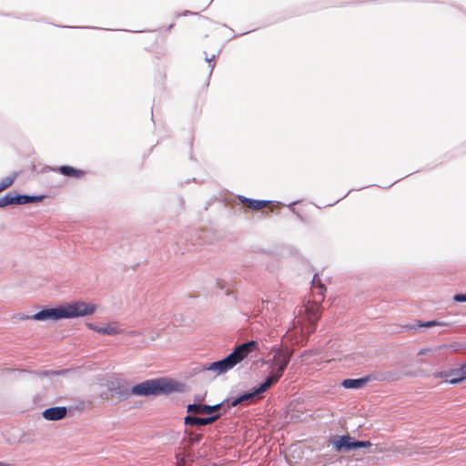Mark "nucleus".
<instances>
[{"label":"nucleus","instance_id":"nucleus-1","mask_svg":"<svg viewBox=\"0 0 466 466\" xmlns=\"http://www.w3.org/2000/svg\"><path fill=\"white\" fill-rule=\"evenodd\" d=\"M96 305L84 300H76L55 308H44L33 316H23V319H35L39 321L59 320L63 319H77L90 316L95 313Z\"/></svg>","mask_w":466,"mask_h":466},{"label":"nucleus","instance_id":"nucleus-2","mask_svg":"<svg viewBox=\"0 0 466 466\" xmlns=\"http://www.w3.org/2000/svg\"><path fill=\"white\" fill-rule=\"evenodd\" d=\"M258 349V342L257 340L252 339L241 343L236 346L235 349L222 360L202 364L199 370L212 371L216 375L225 374L233 369L237 364L240 363L242 360L248 358L250 353L257 350Z\"/></svg>","mask_w":466,"mask_h":466},{"label":"nucleus","instance_id":"nucleus-3","mask_svg":"<svg viewBox=\"0 0 466 466\" xmlns=\"http://www.w3.org/2000/svg\"><path fill=\"white\" fill-rule=\"evenodd\" d=\"M180 384L166 378L147 380L134 385L130 393L135 396L149 397L178 391Z\"/></svg>","mask_w":466,"mask_h":466},{"label":"nucleus","instance_id":"nucleus-4","mask_svg":"<svg viewBox=\"0 0 466 466\" xmlns=\"http://www.w3.org/2000/svg\"><path fill=\"white\" fill-rule=\"evenodd\" d=\"M292 352L289 350H283L278 349L272 359L268 363L271 367V370L265 379V380L259 384L262 390L267 391L272 385L279 381L282 377L286 368L288 367Z\"/></svg>","mask_w":466,"mask_h":466},{"label":"nucleus","instance_id":"nucleus-5","mask_svg":"<svg viewBox=\"0 0 466 466\" xmlns=\"http://www.w3.org/2000/svg\"><path fill=\"white\" fill-rule=\"evenodd\" d=\"M399 378L400 376L397 372L390 371L385 374H370L358 379H345L342 380L341 385L345 389L359 390L370 380H395Z\"/></svg>","mask_w":466,"mask_h":466},{"label":"nucleus","instance_id":"nucleus-6","mask_svg":"<svg viewBox=\"0 0 466 466\" xmlns=\"http://www.w3.org/2000/svg\"><path fill=\"white\" fill-rule=\"evenodd\" d=\"M264 390L260 386L253 388L250 390L245 391L232 400L227 399L226 404L228 408L236 407L238 405H247L251 403L255 399H260Z\"/></svg>","mask_w":466,"mask_h":466},{"label":"nucleus","instance_id":"nucleus-7","mask_svg":"<svg viewBox=\"0 0 466 466\" xmlns=\"http://www.w3.org/2000/svg\"><path fill=\"white\" fill-rule=\"evenodd\" d=\"M227 400H223L220 403L215 405L202 404V403H189L187 406V413H196V414H207L208 416L213 415L215 413H219L218 410L226 404Z\"/></svg>","mask_w":466,"mask_h":466},{"label":"nucleus","instance_id":"nucleus-8","mask_svg":"<svg viewBox=\"0 0 466 466\" xmlns=\"http://www.w3.org/2000/svg\"><path fill=\"white\" fill-rule=\"evenodd\" d=\"M331 444L337 452H350L355 451L356 440L349 434L336 436Z\"/></svg>","mask_w":466,"mask_h":466},{"label":"nucleus","instance_id":"nucleus-9","mask_svg":"<svg viewBox=\"0 0 466 466\" xmlns=\"http://www.w3.org/2000/svg\"><path fill=\"white\" fill-rule=\"evenodd\" d=\"M194 414L195 413H188L184 418L185 425H187V426H206V425L212 424L217 420H218L219 417L221 416V413H215L213 415L207 416V417H198Z\"/></svg>","mask_w":466,"mask_h":466},{"label":"nucleus","instance_id":"nucleus-10","mask_svg":"<svg viewBox=\"0 0 466 466\" xmlns=\"http://www.w3.org/2000/svg\"><path fill=\"white\" fill-rule=\"evenodd\" d=\"M445 381L450 384H458L466 380V361L459 368L444 372Z\"/></svg>","mask_w":466,"mask_h":466},{"label":"nucleus","instance_id":"nucleus-11","mask_svg":"<svg viewBox=\"0 0 466 466\" xmlns=\"http://www.w3.org/2000/svg\"><path fill=\"white\" fill-rule=\"evenodd\" d=\"M67 408L64 406H56L46 409L42 415L47 420H59L66 417Z\"/></svg>","mask_w":466,"mask_h":466},{"label":"nucleus","instance_id":"nucleus-12","mask_svg":"<svg viewBox=\"0 0 466 466\" xmlns=\"http://www.w3.org/2000/svg\"><path fill=\"white\" fill-rule=\"evenodd\" d=\"M51 170L68 177H81L85 175V171L67 165L52 167Z\"/></svg>","mask_w":466,"mask_h":466},{"label":"nucleus","instance_id":"nucleus-13","mask_svg":"<svg viewBox=\"0 0 466 466\" xmlns=\"http://www.w3.org/2000/svg\"><path fill=\"white\" fill-rule=\"evenodd\" d=\"M18 196V205H25L29 203H37L42 201L46 196L45 195H27V194H17Z\"/></svg>","mask_w":466,"mask_h":466},{"label":"nucleus","instance_id":"nucleus-14","mask_svg":"<svg viewBox=\"0 0 466 466\" xmlns=\"http://www.w3.org/2000/svg\"><path fill=\"white\" fill-rule=\"evenodd\" d=\"M18 193L8 192L0 198V208H6L8 206L18 205Z\"/></svg>","mask_w":466,"mask_h":466},{"label":"nucleus","instance_id":"nucleus-15","mask_svg":"<svg viewBox=\"0 0 466 466\" xmlns=\"http://www.w3.org/2000/svg\"><path fill=\"white\" fill-rule=\"evenodd\" d=\"M108 389L121 399H126L131 394L130 390L121 386L119 382H112L108 385Z\"/></svg>","mask_w":466,"mask_h":466},{"label":"nucleus","instance_id":"nucleus-16","mask_svg":"<svg viewBox=\"0 0 466 466\" xmlns=\"http://www.w3.org/2000/svg\"><path fill=\"white\" fill-rule=\"evenodd\" d=\"M99 333L104 335L115 336L117 334H124L125 332L121 330L116 322H110L106 327H101L99 329Z\"/></svg>","mask_w":466,"mask_h":466},{"label":"nucleus","instance_id":"nucleus-17","mask_svg":"<svg viewBox=\"0 0 466 466\" xmlns=\"http://www.w3.org/2000/svg\"><path fill=\"white\" fill-rule=\"evenodd\" d=\"M176 459L178 466H185L187 463L194 461V456L189 452H180L176 454Z\"/></svg>","mask_w":466,"mask_h":466},{"label":"nucleus","instance_id":"nucleus-18","mask_svg":"<svg viewBox=\"0 0 466 466\" xmlns=\"http://www.w3.org/2000/svg\"><path fill=\"white\" fill-rule=\"evenodd\" d=\"M270 203H272V201L270 200H260L251 198V200L248 201V208L252 210H260Z\"/></svg>","mask_w":466,"mask_h":466},{"label":"nucleus","instance_id":"nucleus-19","mask_svg":"<svg viewBox=\"0 0 466 466\" xmlns=\"http://www.w3.org/2000/svg\"><path fill=\"white\" fill-rule=\"evenodd\" d=\"M435 326L447 327V326H450V323L433 319V320H428V321H419L417 324V327H419V328H421V327L431 328V327H435Z\"/></svg>","mask_w":466,"mask_h":466},{"label":"nucleus","instance_id":"nucleus-20","mask_svg":"<svg viewBox=\"0 0 466 466\" xmlns=\"http://www.w3.org/2000/svg\"><path fill=\"white\" fill-rule=\"evenodd\" d=\"M185 434L187 436V438L189 445L197 444L202 439L201 433H195L187 430L185 431Z\"/></svg>","mask_w":466,"mask_h":466},{"label":"nucleus","instance_id":"nucleus-21","mask_svg":"<svg viewBox=\"0 0 466 466\" xmlns=\"http://www.w3.org/2000/svg\"><path fill=\"white\" fill-rule=\"evenodd\" d=\"M16 175L8 176L0 181V192L11 187L15 179Z\"/></svg>","mask_w":466,"mask_h":466},{"label":"nucleus","instance_id":"nucleus-22","mask_svg":"<svg viewBox=\"0 0 466 466\" xmlns=\"http://www.w3.org/2000/svg\"><path fill=\"white\" fill-rule=\"evenodd\" d=\"M68 371V370H43L37 373L39 377H54L64 375Z\"/></svg>","mask_w":466,"mask_h":466},{"label":"nucleus","instance_id":"nucleus-23","mask_svg":"<svg viewBox=\"0 0 466 466\" xmlns=\"http://www.w3.org/2000/svg\"><path fill=\"white\" fill-rule=\"evenodd\" d=\"M319 313L316 311L313 313L312 316H310V319L312 320V323L311 325L309 327V333H311V332H314L315 329H316V325H315V321L318 320L319 319Z\"/></svg>","mask_w":466,"mask_h":466},{"label":"nucleus","instance_id":"nucleus-24","mask_svg":"<svg viewBox=\"0 0 466 466\" xmlns=\"http://www.w3.org/2000/svg\"><path fill=\"white\" fill-rule=\"evenodd\" d=\"M370 447H371V442L370 441H358V440H356L355 451L358 450V449L370 448Z\"/></svg>","mask_w":466,"mask_h":466},{"label":"nucleus","instance_id":"nucleus-25","mask_svg":"<svg viewBox=\"0 0 466 466\" xmlns=\"http://www.w3.org/2000/svg\"><path fill=\"white\" fill-rule=\"evenodd\" d=\"M453 300L455 302H466V293H457L453 296Z\"/></svg>","mask_w":466,"mask_h":466},{"label":"nucleus","instance_id":"nucleus-26","mask_svg":"<svg viewBox=\"0 0 466 466\" xmlns=\"http://www.w3.org/2000/svg\"><path fill=\"white\" fill-rule=\"evenodd\" d=\"M318 283V287L322 290V289H326L324 285L320 283V279L319 278V275L318 274H315L313 276V279H312V284L313 285H317Z\"/></svg>","mask_w":466,"mask_h":466},{"label":"nucleus","instance_id":"nucleus-27","mask_svg":"<svg viewBox=\"0 0 466 466\" xmlns=\"http://www.w3.org/2000/svg\"><path fill=\"white\" fill-rule=\"evenodd\" d=\"M215 57H216V55H212L211 57L206 56V58H205V60L208 63V66L211 69L210 72H212V70L215 67V62H214Z\"/></svg>","mask_w":466,"mask_h":466},{"label":"nucleus","instance_id":"nucleus-28","mask_svg":"<svg viewBox=\"0 0 466 466\" xmlns=\"http://www.w3.org/2000/svg\"><path fill=\"white\" fill-rule=\"evenodd\" d=\"M86 326H87V328H88L89 329L94 330V331H96V332L99 333V329H100L101 327H98V326H96V325H95L94 323H91V322H87V323H86Z\"/></svg>","mask_w":466,"mask_h":466},{"label":"nucleus","instance_id":"nucleus-29","mask_svg":"<svg viewBox=\"0 0 466 466\" xmlns=\"http://www.w3.org/2000/svg\"><path fill=\"white\" fill-rule=\"evenodd\" d=\"M238 199L241 203L246 204L248 207V201L251 200V198L244 197V196H238Z\"/></svg>","mask_w":466,"mask_h":466},{"label":"nucleus","instance_id":"nucleus-30","mask_svg":"<svg viewBox=\"0 0 466 466\" xmlns=\"http://www.w3.org/2000/svg\"><path fill=\"white\" fill-rule=\"evenodd\" d=\"M431 350H432L431 349H422L419 351V354L425 355V354H428L429 352H431Z\"/></svg>","mask_w":466,"mask_h":466},{"label":"nucleus","instance_id":"nucleus-31","mask_svg":"<svg viewBox=\"0 0 466 466\" xmlns=\"http://www.w3.org/2000/svg\"><path fill=\"white\" fill-rule=\"evenodd\" d=\"M217 286L220 289H225V285L222 282H220V281L217 282Z\"/></svg>","mask_w":466,"mask_h":466},{"label":"nucleus","instance_id":"nucleus-32","mask_svg":"<svg viewBox=\"0 0 466 466\" xmlns=\"http://www.w3.org/2000/svg\"><path fill=\"white\" fill-rule=\"evenodd\" d=\"M127 334L131 335V336L139 335V333L137 332L136 330H130V331L127 332Z\"/></svg>","mask_w":466,"mask_h":466},{"label":"nucleus","instance_id":"nucleus-33","mask_svg":"<svg viewBox=\"0 0 466 466\" xmlns=\"http://www.w3.org/2000/svg\"><path fill=\"white\" fill-rule=\"evenodd\" d=\"M191 14H193V13H192V12H190V11H187H187H185V12L183 13V15H191Z\"/></svg>","mask_w":466,"mask_h":466},{"label":"nucleus","instance_id":"nucleus-34","mask_svg":"<svg viewBox=\"0 0 466 466\" xmlns=\"http://www.w3.org/2000/svg\"><path fill=\"white\" fill-rule=\"evenodd\" d=\"M298 202H299V201H293L292 203H290V204L289 205V207L290 208L291 206H293V205L297 204Z\"/></svg>","mask_w":466,"mask_h":466},{"label":"nucleus","instance_id":"nucleus-35","mask_svg":"<svg viewBox=\"0 0 466 466\" xmlns=\"http://www.w3.org/2000/svg\"><path fill=\"white\" fill-rule=\"evenodd\" d=\"M229 293H230L229 289H226L225 294H226L227 296H228V295H229Z\"/></svg>","mask_w":466,"mask_h":466},{"label":"nucleus","instance_id":"nucleus-36","mask_svg":"<svg viewBox=\"0 0 466 466\" xmlns=\"http://www.w3.org/2000/svg\"><path fill=\"white\" fill-rule=\"evenodd\" d=\"M0 466H7V465L4 462H0Z\"/></svg>","mask_w":466,"mask_h":466},{"label":"nucleus","instance_id":"nucleus-37","mask_svg":"<svg viewBox=\"0 0 466 466\" xmlns=\"http://www.w3.org/2000/svg\"><path fill=\"white\" fill-rule=\"evenodd\" d=\"M227 406V404H225L223 407ZM226 409H228V407H226ZM224 412H227V410H224Z\"/></svg>","mask_w":466,"mask_h":466}]
</instances>
